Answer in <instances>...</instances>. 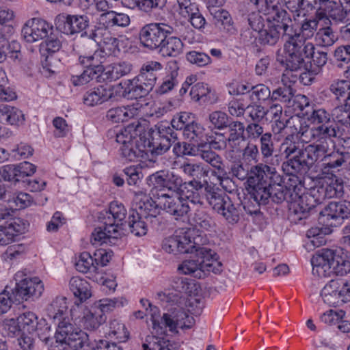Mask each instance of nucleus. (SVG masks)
I'll use <instances>...</instances> for the list:
<instances>
[{
	"label": "nucleus",
	"instance_id": "obj_23",
	"mask_svg": "<svg viewBox=\"0 0 350 350\" xmlns=\"http://www.w3.org/2000/svg\"><path fill=\"white\" fill-rule=\"evenodd\" d=\"M348 0H318L317 16L319 19L333 20L342 22L347 16V12L343 8V1Z\"/></svg>",
	"mask_w": 350,
	"mask_h": 350
},
{
	"label": "nucleus",
	"instance_id": "obj_38",
	"mask_svg": "<svg viewBox=\"0 0 350 350\" xmlns=\"http://www.w3.org/2000/svg\"><path fill=\"white\" fill-rule=\"evenodd\" d=\"M131 70V65L126 62H120L108 65L105 68L103 66L100 76L103 80L115 81L129 74Z\"/></svg>",
	"mask_w": 350,
	"mask_h": 350
},
{
	"label": "nucleus",
	"instance_id": "obj_37",
	"mask_svg": "<svg viewBox=\"0 0 350 350\" xmlns=\"http://www.w3.org/2000/svg\"><path fill=\"white\" fill-rule=\"evenodd\" d=\"M74 265L75 269L83 273H94L95 275L99 273L98 268H96L94 263L93 256L88 252H83L77 254L75 256Z\"/></svg>",
	"mask_w": 350,
	"mask_h": 350
},
{
	"label": "nucleus",
	"instance_id": "obj_2",
	"mask_svg": "<svg viewBox=\"0 0 350 350\" xmlns=\"http://www.w3.org/2000/svg\"><path fill=\"white\" fill-rule=\"evenodd\" d=\"M314 18H306L301 24L299 32L293 31L288 27L283 49L277 55V60L284 65L286 70L297 71L305 66V58L314 54L315 46L312 42H306L311 38L318 28L317 15Z\"/></svg>",
	"mask_w": 350,
	"mask_h": 350
},
{
	"label": "nucleus",
	"instance_id": "obj_54",
	"mask_svg": "<svg viewBox=\"0 0 350 350\" xmlns=\"http://www.w3.org/2000/svg\"><path fill=\"white\" fill-rule=\"evenodd\" d=\"M316 40L319 45L322 46H329L337 40V37L333 30L327 27L319 29L317 33Z\"/></svg>",
	"mask_w": 350,
	"mask_h": 350
},
{
	"label": "nucleus",
	"instance_id": "obj_62",
	"mask_svg": "<svg viewBox=\"0 0 350 350\" xmlns=\"http://www.w3.org/2000/svg\"><path fill=\"white\" fill-rule=\"evenodd\" d=\"M186 59L190 63L200 67L211 63V59L207 54L195 51L188 52L186 54Z\"/></svg>",
	"mask_w": 350,
	"mask_h": 350
},
{
	"label": "nucleus",
	"instance_id": "obj_52",
	"mask_svg": "<svg viewBox=\"0 0 350 350\" xmlns=\"http://www.w3.org/2000/svg\"><path fill=\"white\" fill-rule=\"evenodd\" d=\"M185 174L189 176L201 178L206 176L208 173V169L202 163H184L181 166Z\"/></svg>",
	"mask_w": 350,
	"mask_h": 350
},
{
	"label": "nucleus",
	"instance_id": "obj_31",
	"mask_svg": "<svg viewBox=\"0 0 350 350\" xmlns=\"http://www.w3.org/2000/svg\"><path fill=\"white\" fill-rule=\"evenodd\" d=\"M25 122L26 115L22 109L0 103V123L18 128L25 125Z\"/></svg>",
	"mask_w": 350,
	"mask_h": 350
},
{
	"label": "nucleus",
	"instance_id": "obj_14",
	"mask_svg": "<svg viewBox=\"0 0 350 350\" xmlns=\"http://www.w3.org/2000/svg\"><path fill=\"white\" fill-rule=\"evenodd\" d=\"M16 295L22 299L39 297L44 291V284L37 276H27L25 270L17 271L14 276Z\"/></svg>",
	"mask_w": 350,
	"mask_h": 350
},
{
	"label": "nucleus",
	"instance_id": "obj_51",
	"mask_svg": "<svg viewBox=\"0 0 350 350\" xmlns=\"http://www.w3.org/2000/svg\"><path fill=\"white\" fill-rule=\"evenodd\" d=\"M137 211H133L129 217V226L131 232L137 237L145 235L147 232V226Z\"/></svg>",
	"mask_w": 350,
	"mask_h": 350
},
{
	"label": "nucleus",
	"instance_id": "obj_34",
	"mask_svg": "<svg viewBox=\"0 0 350 350\" xmlns=\"http://www.w3.org/2000/svg\"><path fill=\"white\" fill-rule=\"evenodd\" d=\"M140 113V106L139 103L132 105L113 107L107 112V118L112 122L118 123L128 121L129 120L138 116Z\"/></svg>",
	"mask_w": 350,
	"mask_h": 350
},
{
	"label": "nucleus",
	"instance_id": "obj_40",
	"mask_svg": "<svg viewBox=\"0 0 350 350\" xmlns=\"http://www.w3.org/2000/svg\"><path fill=\"white\" fill-rule=\"evenodd\" d=\"M106 217L105 219H111L113 225L119 226L122 230L124 232L123 221L126 218V210L124 206L117 201L111 202L109 204V211L105 212Z\"/></svg>",
	"mask_w": 350,
	"mask_h": 350
},
{
	"label": "nucleus",
	"instance_id": "obj_24",
	"mask_svg": "<svg viewBox=\"0 0 350 350\" xmlns=\"http://www.w3.org/2000/svg\"><path fill=\"white\" fill-rule=\"evenodd\" d=\"M301 190L302 187L301 186H295L290 194L289 210L295 215H297L299 219L305 217L306 215L315 206L314 203H316L313 196H312L311 191L310 193H304Z\"/></svg>",
	"mask_w": 350,
	"mask_h": 350
},
{
	"label": "nucleus",
	"instance_id": "obj_20",
	"mask_svg": "<svg viewBox=\"0 0 350 350\" xmlns=\"http://www.w3.org/2000/svg\"><path fill=\"white\" fill-rule=\"evenodd\" d=\"M53 25L40 18L27 20L22 27L23 38L29 43L42 40L52 34Z\"/></svg>",
	"mask_w": 350,
	"mask_h": 350
},
{
	"label": "nucleus",
	"instance_id": "obj_36",
	"mask_svg": "<svg viewBox=\"0 0 350 350\" xmlns=\"http://www.w3.org/2000/svg\"><path fill=\"white\" fill-rule=\"evenodd\" d=\"M171 133L172 129L167 122H159L154 128L150 127L148 124V128L146 129V139H150L151 143L148 148L154 149L160 138H167Z\"/></svg>",
	"mask_w": 350,
	"mask_h": 350
},
{
	"label": "nucleus",
	"instance_id": "obj_50",
	"mask_svg": "<svg viewBox=\"0 0 350 350\" xmlns=\"http://www.w3.org/2000/svg\"><path fill=\"white\" fill-rule=\"evenodd\" d=\"M184 137L190 142H196L203 141L205 136L204 129L198 123L193 121L190 124H187L183 131Z\"/></svg>",
	"mask_w": 350,
	"mask_h": 350
},
{
	"label": "nucleus",
	"instance_id": "obj_43",
	"mask_svg": "<svg viewBox=\"0 0 350 350\" xmlns=\"http://www.w3.org/2000/svg\"><path fill=\"white\" fill-rule=\"evenodd\" d=\"M168 67V73L163 78V82L157 90V92L161 94L169 92L178 84V68L176 64H170Z\"/></svg>",
	"mask_w": 350,
	"mask_h": 350
},
{
	"label": "nucleus",
	"instance_id": "obj_8",
	"mask_svg": "<svg viewBox=\"0 0 350 350\" xmlns=\"http://www.w3.org/2000/svg\"><path fill=\"white\" fill-rule=\"evenodd\" d=\"M161 69L162 65L158 62L150 61L144 64L137 77L120 83L122 96L128 99H137L147 95L156 82L154 72Z\"/></svg>",
	"mask_w": 350,
	"mask_h": 350
},
{
	"label": "nucleus",
	"instance_id": "obj_39",
	"mask_svg": "<svg viewBox=\"0 0 350 350\" xmlns=\"http://www.w3.org/2000/svg\"><path fill=\"white\" fill-rule=\"evenodd\" d=\"M329 90L337 100L344 99L345 108L350 109L347 105V101L350 98L349 79L334 80L329 86Z\"/></svg>",
	"mask_w": 350,
	"mask_h": 350
},
{
	"label": "nucleus",
	"instance_id": "obj_33",
	"mask_svg": "<svg viewBox=\"0 0 350 350\" xmlns=\"http://www.w3.org/2000/svg\"><path fill=\"white\" fill-rule=\"evenodd\" d=\"M69 288L77 299L75 303H82L86 301L92 296V286L84 278L79 276H73L69 281Z\"/></svg>",
	"mask_w": 350,
	"mask_h": 350
},
{
	"label": "nucleus",
	"instance_id": "obj_22",
	"mask_svg": "<svg viewBox=\"0 0 350 350\" xmlns=\"http://www.w3.org/2000/svg\"><path fill=\"white\" fill-rule=\"evenodd\" d=\"M194 252L197 253L199 258L200 271L198 274V278H204L211 273L218 274L222 271L223 265L215 252L210 249L196 246V250H194Z\"/></svg>",
	"mask_w": 350,
	"mask_h": 350
},
{
	"label": "nucleus",
	"instance_id": "obj_30",
	"mask_svg": "<svg viewBox=\"0 0 350 350\" xmlns=\"http://www.w3.org/2000/svg\"><path fill=\"white\" fill-rule=\"evenodd\" d=\"M157 200L154 201L143 191L135 193V201L139 209L138 213L144 217H154L160 213V209L165 210L158 203L159 194H157Z\"/></svg>",
	"mask_w": 350,
	"mask_h": 350
},
{
	"label": "nucleus",
	"instance_id": "obj_42",
	"mask_svg": "<svg viewBox=\"0 0 350 350\" xmlns=\"http://www.w3.org/2000/svg\"><path fill=\"white\" fill-rule=\"evenodd\" d=\"M107 334L108 338L119 342H125L129 338V332L125 325L118 319L109 321Z\"/></svg>",
	"mask_w": 350,
	"mask_h": 350
},
{
	"label": "nucleus",
	"instance_id": "obj_1",
	"mask_svg": "<svg viewBox=\"0 0 350 350\" xmlns=\"http://www.w3.org/2000/svg\"><path fill=\"white\" fill-rule=\"evenodd\" d=\"M196 284L187 278H178L175 282L174 289H165L158 293L159 299L162 301L178 304L180 309L173 314H163L161 315L158 308L151 309V334L155 336H166L167 330L177 333L178 329H191L196 323L192 316L198 314L202 310L200 298L195 291Z\"/></svg>",
	"mask_w": 350,
	"mask_h": 350
},
{
	"label": "nucleus",
	"instance_id": "obj_21",
	"mask_svg": "<svg viewBox=\"0 0 350 350\" xmlns=\"http://www.w3.org/2000/svg\"><path fill=\"white\" fill-rule=\"evenodd\" d=\"M118 94L120 96L122 94L120 83L114 86L100 85L90 89L84 94L83 103L88 107H95L114 98Z\"/></svg>",
	"mask_w": 350,
	"mask_h": 350
},
{
	"label": "nucleus",
	"instance_id": "obj_25",
	"mask_svg": "<svg viewBox=\"0 0 350 350\" xmlns=\"http://www.w3.org/2000/svg\"><path fill=\"white\" fill-rule=\"evenodd\" d=\"M92 38L96 42L100 47V51H96L94 53H99L104 62L105 56L116 55L120 51L119 40L112 37L107 29H104L102 27L96 26L92 33Z\"/></svg>",
	"mask_w": 350,
	"mask_h": 350
},
{
	"label": "nucleus",
	"instance_id": "obj_35",
	"mask_svg": "<svg viewBox=\"0 0 350 350\" xmlns=\"http://www.w3.org/2000/svg\"><path fill=\"white\" fill-rule=\"evenodd\" d=\"M314 51H315V49ZM327 53L319 51L317 52L314 51L312 56L305 58L304 67L298 70H308V72H305L301 75L302 80L309 76L308 81L310 82L312 79L311 76L317 75L319 72L320 68L327 63Z\"/></svg>",
	"mask_w": 350,
	"mask_h": 350
},
{
	"label": "nucleus",
	"instance_id": "obj_55",
	"mask_svg": "<svg viewBox=\"0 0 350 350\" xmlns=\"http://www.w3.org/2000/svg\"><path fill=\"white\" fill-rule=\"evenodd\" d=\"M178 272L185 275H193L198 278V271H200L199 258L197 260L189 259L183 261L177 268Z\"/></svg>",
	"mask_w": 350,
	"mask_h": 350
},
{
	"label": "nucleus",
	"instance_id": "obj_4",
	"mask_svg": "<svg viewBox=\"0 0 350 350\" xmlns=\"http://www.w3.org/2000/svg\"><path fill=\"white\" fill-rule=\"evenodd\" d=\"M66 299L57 298L48 308V314L57 325L55 332L56 343L66 347V350H81L89 346V337L79 327L75 328L70 323L67 312Z\"/></svg>",
	"mask_w": 350,
	"mask_h": 350
},
{
	"label": "nucleus",
	"instance_id": "obj_27",
	"mask_svg": "<svg viewBox=\"0 0 350 350\" xmlns=\"http://www.w3.org/2000/svg\"><path fill=\"white\" fill-rule=\"evenodd\" d=\"M36 172V166L28 161L16 165H6L0 170V174L5 180L25 182V179Z\"/></svg>",
	"mask_w": 350,
	"mask_h": 350
},
{
	"label": "nucleus",
	"instance_id": "obj_56",
	"mask_svg": "<svg viewBox=\"0 0 350 350\" xmlns=\"http://www.w3.org/2000/svg\"><path fill=\"white\" fill-rule=\"evenodd\" d=\"M27 247L23 244H16L8 247L2 256L6 261H14L24 256Z\"/></svg>",
	"mask_w": 350,
	"mask_h": 350
},
{
	"label": "nucleus",
	"instance_id": "obj_13",
	"mask_svg": "<svg viewBox=\"0 0 350 350\" xmlns=\"http://www.w3.org/2000/svg\"><path fill=\"white\" fill-rule=\"evenodd\" d=\"M90 7L95 8L97 10L105 12L97 18V26L107 29L114 26L127 27L130 23V17L124 13L115 11H107L108 4L106 0H86Z\"/></svg>",
	"mask_w": 350,
	"mask_h": 350
},
{
	"label": "nucleus",
	"instance_id": "obj_18",
	"mask_svg": "<svg viewBox=\"0 0 350 350\" xmlns=\"http://www.w3.org/2000/svg\"><path fill=\"white\" fill-rule=\"evenodd\" d=\"M206 198L213 208L221 215L228 223L235 224L239 221L238 211L226 194L215 191H208Z\"/></svg>",
	"mask_w": 350,
	"mask_h": 350
},
{
	"label": "nucleus",
	"instance_id": "obj_7",
	"mask_svg": "<svg viewBox=\"0 0 350 350\" xmlns=\"http://www.w3.org/2000/svg\"><path fill=\"white\" fill-rule=\"evenodd\" d=\"M202 189L201 183L197 180L184 183L176 192H171V195L161 191L158 198V203L167 213L178 219L189 212V202L202 204V198L200 195V190Z\"/></svg>",
	"mask_w": 350,
	"mask_h": 350
},
{
	"label": "nucleus",
	"instance_id": "obj_46",
	"mask_svg": "<svg viewBox=\"0 0 350 350\" xmlns=\"http://www.w3.org/2000/svg\"><path fill=\"white\" fill-rule=\"evenodd\" d=\"M142 347L144 350H174L169 340L154 335H148Z\"/></svg>",
	"mask_w": 350,
	"mask_h": 350
},
{
	"label": "nucleus",
	"instance_id": "obj_47",
	"mask_svg": "<svg viewBox=\"0 0 350 350\" xmlns=\"http://www.w3.org/2000/svg\"><path fill=\"white\" fill-rule=\"evenodd\" d=\"M126 303V299L124 297L105 298L95 301L93 305L100 314L105 315V313L113 311L117 307L123 306Z\"/></svg>",
	"mask_w": 350,
	"mask_h": 350
},
{
	"label": "nucleus",
	"instance_id": "obj_60",
	"mask_svg": "<svg viewBox=\"0 0 350 350\" xmlns=\"http://www.w3.org/2000/svg\"><path fill=\"white\" fill-rule=\"evenodd\" d=\"M124 171L129 185H137L144 176L142 167L140 165L127 167Z\"/></svg>",
	"mask_w": 350,
	"mask_h": 350
},
{
	"label": "nucleus",
	"instance_id": "obj_29",
	"mask_svg": "<svg viewBox=\"0 0 350 350\" xmlns=\"http://www.w3.org/2000/svg\"><path fill=\"white\" fill-rule=\"evenodd\" d=\"M56 25L67 34H74L85 30L89 26V19L85 15L59 14Z\"/></svg>",
	"mask_w": 350,
	"mask_h": 350
},
{
	"label": "nucleus",
	"instance_id": "obj_58",
	"mask_svg": "<svg viewBox=\"0 0 350 350\" xmlns=\"http://www.w3.org/2000/svg\"><path fill=\"white\" fill-rule=\"evenodd\" d=\"M250 90H252L250 99L254 103H256L260 100H265L271 96L270 90L263 84L251 86Z\"/></svg>",
	"mask_w": 350,
	"mask_h": 350
},
{
	"label": "nucleus",
	"instance_id": "obj_3",
	"mask_svg": "<svg viewBox=\"0 0 350 350\" xmlns=\"http://www.w3.org/2000/svg\"><path fill=\"white\" fill-rule=\"evenodd\" d=\"M346 154L332 152L325 158L319 185L311 189L312 196L316 204H321L326 198H340L343 194L342 180L334 173L347 163L350 169V138L345 142Z\"/></svg>",
	"mask_w": 350,
	"mask_h": 350
},
{
	"label": "nucleus",
	"instance_id": "obj_10",
	"mask_svg": "<svg viewBox=\"0 0 350 350\" xmlns=\"http://www.w3.org/2000/svg\"><path fill=\"white\" fill-rule=\"evenodd\" d=\"M331 119L330 114L324 109H314L308 117V121L301 122L299 134L303 142H310L312 139H326L336 137L338 129L333 124H329Z\"/></svg>",
	"mask_w": 350,
	"mask_h": 350
},
{
	"label": "nucleus",
	"instance_id": "obj_45",
	"mask_svg": "<svg viewBox=\"0 0 350 350\" xmlns=\"http://www.w3.org/2000/svg\"><path fill=\"white\" fill-rule=\"evenodd\" d=\"M126 5L131 9H137L144 12H150L154 9H162L167 0H125Z\"/></svg>",
	"mask_w": 350,
	"mask_h": 350
},
{
	"label": "nucleus",
	"instance_id": "obj_32",
	"mask_svg": "<svg viewBox=\"0 0 350 350\" xmlns=\"http://www.w3.org/2000/svg\"><path fill=\"white\" fill-rule=\"evenodd\" d=\"M326 152L327 150L324 145L310 144L300 153L298 164L304 163L308 167H310L320 159H323V161L325 162V158L330 155H325ZM323 164L324 163H323L322 167Z\"/></svg>",
	"mask_w": 350,
	"mask_h": 350
},
{
	"label": "nucleus",
	"instance_id": "obj_11",
	"mask_svg": "<svg viewBox=\"0 0 350 350\" xmlns=\"http://www.w3.org/2000/svg\"><path fill=\"white\" fill-rule=\"evenodd\" d=\"M291 23V16L285 10L278 12L274 16H267L265 27L258 33L259 42L271 46L275 44L282 33L286 37Z\"/></svg>",
	"mask_w": 350,
	"mask_h": 350
},
{
	"label": "nucleus",
	"instance_id": "obj_41",
	"mask_svg": "<svg viewBox=\"0 0 350 350\" xmlns=\"http://www.w3.org/2000/svg\"><path fill=\"white\" fill-rule=\"evenodd\" d=\"M339 280H331L321 291V296L323 301L331 306H336L341 304L340 299Z\"/></svg>",
	"mask_w": 350,
	"mask_h": 350
},
{
	"label": "nucleus",
	"instance_id": "obj_26",
	"mask_svg": "<svg viewBox=\"0 0 350 350\" xmlns=\"http://www.w3.org/2000/svg\"><path fill=\"white\" fill-rule=\"evenodd\" d=\"M104 227H98L94 229L91 237L92 245H102L103 243L113 244V241L124 234L119 226L113 225L111 219L103 220Z\"/></svg>",
	"mask_w": 350,
	"mask_h": 350
},
{
	"label": "nucleus",
	"instance_id": "obj_59",
	"mask_svg": "<svg viewBox=\"0 0 350 350\" xmlns=\"http://www.w3.org/2000/svg\"><path fill=\"white\" fill-rule=\"evenodd\" d=\"M46 38L45 41L40 44V52L43 55L46 53H54L60 49L62 43L57 38L51 34Z\"/></svg>",
	"mask_w": 350,
	"mask_h": 350
},
{
	"label": "nucleus",
	"instance_id": "obj_28",
	"mask_svg": "<svg viewBox=\"0 0 350 350\" xmlns=\"http://www.w3.org/2000/svg\"><path fill=\"white\" fill-rule=\"evenodd\" d=\"M275 169L267 165H258L251 169L247 178L249 187L256 191L263 190L266 193V189L270 184L268 180L275 174Z\"/></svg>",
	"mask_w": 350,
	"mask_h": 350
},
{
	"label": "nucleus",
	"instance_id": "obj_49",
	"mask_svg": "<svg viewBox=\"0 0 350 350\" xmlns=\"http://www.w3.org/2000/svg\"><path fill=\"white\" fill-rule=\"evenodd\" d=\"M350 109H346L345 103L343 105L336 107L332 111V118L334 122L344 126L343 130L347 129L350 132Z\"/></svg>",
	"mask_w": 350,
	"mask_h": 350
},
{
	"label": "nucleus",
	"instance_id": "obj_53",
	"mask_svg": "<svg viewBox=\"0 0 350 350\" xmlns=\"http://www.w3.org/2000/svg\"><path fill=\"white\" fill-rule=\"evenodd\" d=\"M213 15L217 23L220 24L224 29L227 31H232L234 29V22L227 10L219 8L215 10Z\"/></svg>",
	"mask_w": 350,
	"mask_h": 350
},
{
	"label": "nucleus",
	"instance_id": "obj_63",
	"mask_svg": "<svg viewBox=\"0 0 350 350\" xmlns=\"http://www.w3.org/2000/svg\"><path fill=\"white\" fill-rule=\"evenodd\" d=\"M174 153L180 157L183 155L196 156L198 154V150L195 144L185 142L176 143L173 147Z\"/></svg>",
	"mask_w": 350,
	"mask_h": 350
},
{
	"label": "nucleus",
	"instance_id": "obj_48",
	"mask_svg": "<svg viewBox=\"0 0 350 350\" xmlns=\"http://www.w3.org/2000/svg\"><path fill=\"white\" fill-rule=\"evenodd\" d=\"M166 171H159L148 178V185L153 186L152 193L154 196L161 194V191L167 192Z\"/></svg>",
	"mask_w": 350,
	"mask_h": 350
},
{
	"label": "nucleus",
	"instance_id": "obj_19",
	"mask_svg": "<svg viewBox=\"0 0 350 350\" xmlns=\"http://www.w3.org/2000/svg\"><path fill=\"white\" fill-rule=\"evenodd\" d=\"M18 321L21 329V334L38 335L42 340H46L47 334L51 331V327L44 319H38L37 315L30 311L20 314Z\"/></svg>",
	"mask_w": 350,
	"mask_h": 350
},
{
	"label": "nucleus",
	"instance_id": "obj_15",
	"mask_svg": "<svg viewBox=\"0 0 350 350\" xmlns=\"http://www.w3.org/2000/svg\"><path fill=\"white\" fill-rule=\"evenodd\" d=\"M79 61L85 69L80 75L72 76L70 81L73 85H83L94 79H98L103 70V61L99 53H94L91 55L80 56Z\"/></svg>",
	"mask_w": 350,
	"mask_h": 350
},
{
	"label": "nucleus",
	"instance_id": "obj_44",
	"mask_svg": "<svg viewBox=\"0 0 350 350\" xmlns=\"http://www.w3.org/2000/svg\"><path fill=\"white\" fill-rule=\"evenodd\" d=\"M183 49L182 40L177 37H166L160 46V52L163 56L176 57L181 53Z\"/></svg>",
	"mask_w": 350,
	"mask_h": 350
},
{
	"label": "nucleus",
	"instance_id": "obj_5",
	"mask_svg": "<svg viewBox=\"0 0 350 350\" xmlns=\"http://www.w3.org/2000/svg\"><path fill=\"white\" fill-rule=\"evenodd\" d=\"M148 122L141 120L132 122L116 133V140L120 145V154L129 161H138L147 154L150 139H146Z\"/></svg>",
	"mask_w": 350,
	"mask_h": 350
},
{
	"label": "nucleus",
	"instance_id": "obj_12",
	"mask_svg": "<svg viewBox=\"0 0 350 350\" xmlns=\"http://www.w3.org/2000/svg\"><path fill=\"white\" fill-rule=\"evenodd\" d=\"M69 315L75 325L89 331L97 329L106 321V316L100 314L93 304L88 307L75 303Z\"/></svg>",
	"mask_w": 350,
	"mask_h": 350
},
{
	"label": "nucleus",
	"instance_id": "obj_17",
	"mask_svg": "<svg viewBox=\"0 0 350 350\" xmlns=\"http://www.w3.org/2000/svg\"><path fill=\"white\" fill-rule=\"evenodd\" d=\"M172 31V27L165 23H149L141 29L139 40L145 47L155 49L160 47L166 37L170 35Z\"/></svg>",
	"mask_w": 350,
	"mask_h": 350
},
{
	"label": "nucleus",
	"instance_id": "obj_6",
	"mask_svg": "<svg viewBox=\"0 0 350 350\" xmlns=\"http://www.w3.org/2000/svg\"><path fill=\"white\" fill-rule=\"evenodd\" d=\"M319 218L321 222H327L325 227H312L306 233L307 250H313L326 243L325 235L332 232V227L340 224V220L350 217V202H331L321 212Z\"/></svg>",
	"mask_w": 350,
	"mask_h": 350
},
{
	"label": "nucleus",
	"instance_id": "obj_16",
	"mask_svg": "<svg viewBox=\"0 0 350 350\" xmlns=\"http://www.w3.org/2000/svg\"><path fill=\"white\" fill-rule=\"evenodd\" d=\"M162 249L167 253L178 254L194 253L196 245L191 237L190 229L176 230L171 236L165 237L162 242Z\"/></svg>",
	"mask_w": 350,
	"mask_h": 350
},
{
	"label": "nucleus",
	"instance_id": "obj_61",
	"mask_svg": "<svg viewBox=\"0 0 350 350\" xmlns=\"http://www.w3.org/2000/svg\"><path fill=\"white\" fill-rule=\"evenodd\" d=\"M113 255L112 251L109 250L104 248L96 250L94 252L93 257L96 268L107 266L111 260Z\"/></svg>",
	"mask_w": 350,
	"mask_h": 350
},
{
	"label": "nucleus",
	"instance_id": "obj_57",
	"mask_svg": "<svg viewBox=\"0 0 350 350\" xmlns=\"http://www.w3.org/2000/svg\"><path fill=\"white\" fill-rule=\"evenodd\" d=\"M194 121V116L189 112H180L174 116L171 121V125L176 130L185 129L187 124Z\"/></svg>",
	"mask_w": 350,
	"mask_h": 350
},
{
	"label": "nucleus",
	"instance_id": "obj_64",
	"mask_svg": "<svg viewBox=\"0 0 350 350\" xmlns=\"http://www.w3.org/2000/svg\"><path fill=\"white\" fill-rule=\"evenodd\" d=\"M342 310L330 309L321 316V321L326 324L335 325L338 323L345 317Z\"/></svg>",
	"mask_w": 350,
	"mask_h": 350
},
{
	"label": "nucleus",
	"instance_id": "obj_9",
	"mask_svg": "<svg viewBox=\"0 0 350 350\" xmlns=\"http://www.w3.org/2000/svg\"><path fill=\"white\" fill-rule=\"evenodd\" d=\"M311 263L312 273L319 277H329L332 274L345 275L350 272V261L342 251L323 250L313 256Z\"/></svg>",
	"mask_w": 350,
	"mask_h": 350
}]
</instances>
